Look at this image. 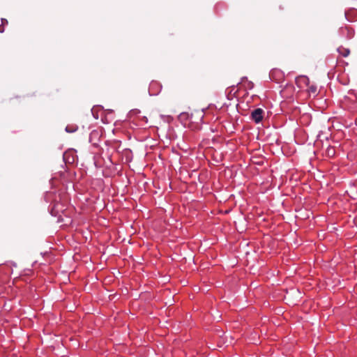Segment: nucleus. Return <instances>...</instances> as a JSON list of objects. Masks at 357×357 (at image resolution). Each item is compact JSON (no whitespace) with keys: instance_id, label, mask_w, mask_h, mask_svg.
<instances>
[{"instance_id":"nucleus-1","label":"nucleus","mask_w":357,"mask_h":357,"mask_svg":"<svg viewBox=\"0 0 357 357\" xmlns=\"http://www.w3.org/2000/svg\"><path fill=\"white\" fill-rule=\"evenodd\" d=\"M68 208V196L66 194H63L60 197L59 201L56 199L52 205L50 213L52 215L58 217L59 219L62 218V216H68L67 210Z\"/></svg>"},{"instance_id":"nucleus-2","label":"nucleus","mask_w":357,"mask_h":357,"mask_svg":"<svg viewBox=\"0 0 357 357\" xmlns=\"http://www.w3.org/2000/svg\"><path fill=\"white\" fill-rule=\"evenodd\" d=\"M339 35L344 39L350 40L354 38L355 31L351 26H344L339 29Z\"/></svg>"},{"instance_id":"nucleus-3","label":"nucleus","mask_w":357,"mask_h":357,"mask_svg":"<svg viewBox=\"0 0 357 357\" xmlns=\"http://www.w3.org/2000/svg\"><path fill=\"white\" fill-rule=\"evenodd\" d=\"M269 77L272 81L280 83L284 79V73L280 69L273 68L270 71Z\"/></svg>"},{"instance_id":"nucleus-4","label":"nucleus","mask_w":357,"mask_h":357,"mask_svg":"<svg viewBox=\"0 0 357 357\" xmlns=\"http://www.w3.org/2000/svg\"><path fill=\"white\" fill-rule=\"evenodd\" d=\"M76 152L69 149L63 153V158L66 164H73L77 158Z\"/></svg>"},{"instance_id":"nucleus-5","label":"nucleus","mask_w":357,"mask_h":357,"mask_svg":"<svg viewBox=\"0 0 357 357\" xmlns=\"http://www.w3.org/2000/svg\"><path fill=\"white\" fill-rule=\"evenodd\" d=\"M264 114V111L261 108H257L252 111L250 118L255 123H259L263 120Z\"/></svg>"},{"instance_id":"nucleus-6","label":"nucleus","mask_w":357,"mask_h":357,"mask_svg":"<svg viewBox=\"0 0 357 357\" xmlns=\"http://www.w3.org/2000/svg\"><path fill=\"white\" fill-rule=\"evenodd\" d=\"M162 90V85L158 81H152L149 87V93L150 96H157Z\"/></svg>"},{"instance_id":"nucleus-7","label":"nucleus","mask_w":357,"mask_h":357,"mask_svg":"<svg viewBox=\"0 0 357 357\" xmlns=\"http://www.w3.org/2000/svg\"><path fill=\"white\" fill-rule=\"evenodd\" d=\"M121 160L123 163H130L133 158V154L130 149H124L121 152H119Z\"/></svg>"},{"instance_id":"nucleus-8","label":"nucleus","mask_w":357,"mask_h":357,"mask_svg":"<svg viewBox=\"0 0 357 357\" xmlns=\"http://www.w3.org/2000/svg\"><path fill=\"white\" fill-rule=\"evenodd\" d=\"M345 17L349 22L357 21V9L354 8H350L345 10Z\"/></svg>"},{"instance_id":"nucleus-9","label":"nucleus","mask_w":357,"mask_h":357,"mask_svg":"<svg viewBox=\"0 0 357 357\" xmlns=\"http://www.w3.org/2000/svg\"><path fill=\"white\" fill-rule=\"evenodd\" d=\"M100 140V132L97 130H92L89 134V142L93 146H96Z\"/></svg>"},{"instance_id":"nucleus-10","label":"nucleus","mask_w":357,"mask_h":357,"mask_svg":"<svg viewBox=\"0 0 357 357\" xmlns=\"http://www.w3.org/2000/svg\"><path fill=\"white\" fill-rule=\"evenodd\" d=\"M238 84L241 85L240 88H242L245 91L251 90L255 86L254 83L252 81L249 80L246 77H242Z\"/></svg>"},{"instance_id":"nucleus-11","label":"nucleus","mask_w":357,"mask_h":357,"mask_svg":"<svg viewBox=\"0 0 357 357\" xmlns=\"http://www.w3.org/2000/svg\"><path fill=\"white\" fill-rule=\"evenodd\" d=\"M310 79L305 75H300L296 78V83L299 88H304L309 86Z\"/></svg>"},{"instance_id":"nucleus-12","label":"nucleus","mask_w":357,"mask_h":357,"mask_svg":"<svg viewBox=\"0 0 357 357\" xmlns=\"http://www.w3.org/2000/svg\"><path fill=\"white\" fill-rule=\"evenodd\" d=\"M338 53L342 56L343 57H347L350 54V50L349 48H346L344 47L340 46L337 48Z\"/></svg>"},{"instance_id":"nucleus-13","label":"nucleus","mask_w":357,"mask_h":357,"mask_svg":"<svg viewBox=\"0 0 357 357\" xmlns=\"http://www.w3.org/2000/svg\"><path fill=\"white\" fill-rule=\"evenodd\" d=\"M307 87V91L310 95L315 96L317 94V86L315 84H310Z\"/></svg>"},{"instance_id":"nucleus-14","label":"nucleus","mask_w":357,"mask_h":357,"mask_svg":"<svg viewBox=\"0 0 357 357\" xmlns=\"http://www.w3.org/2000/svg\"><path fill=\"white\" fill-rule=\"evenodd\" d=\"M325 155L328 158H333L335 155V149L334 147L328 146L325 151Z\"/></svg>"},{"instance_id":"nucleus-15","label":"nucleus","mask_w":357,"mask_h":357,"mask_svg":"<svg viewBox=\"0 0 357 357\" xmlns=\"http://www.w3.org/2000/svg\"><path fill=\"white\" fill-rule=\"evenodd\" d=\"M77 126L74 125H68L66 127V131L69 133H73L77 130Z\"/></svg>"},{"instance_id":"nucleus-16","label":"nucleus","mask_w":357,"mask_h":357,"mask_svg":"<svg viewBox=\"0 0 357 357\" xmlns=\"http://www.w3.org/2000/svg\"><path fill=\"white\" fill-rule=\"evenodd\" d=\"M1 24H4L5 26H7L8 24V20L5 18H1Z\"/></svg>"},{"instance_id":"nucleus-17","label":"nucleus","mask_w":357,"mask_h":357,"mask_svg":"<svg viewBox=\"0 0 357 357\" xmlns=\"http://www.w3.org/2000/svg\"><path fill=\"white\" fill-rule=\"evenodd\" d=\"M5 26L4 24H0V33H3L5 31Z\"/></svg>"},{"instance_id":"nucleus-18","label":"nucleus","mask_w":357,"mask_h":357,"mask_svg":"<svg viewBox=\"0 0 357 357\" xmlns=\"http://www.w3.org/2000/svg\"><path fill=\"white\" fill-rule=\"evenodd\" d=\"M95 110H96V108H94V107H93V108H92V109H91V112H92V114H93V116H94L96 119H98V116H95Z\"/></svg>"},{"instance_id":"nucleus-19","label":"nucleus","mask_w":357,"mask_h":357,"mask_svg":"<svg viewBox=\"0 0 357 357\" xmlns=\"http://www.w3.org/2000/svg\"><path fill=\"white\" fill-rule=\"evenodd\" d=\"M94 164H95V166H96V167H99V166H100V165H98V162H97V161H96V160H95V162H94Z\"/></svg>"}]
</instances>
